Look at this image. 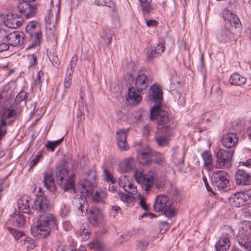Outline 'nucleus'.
Returning <instances> with one entry per match:
<instances>
[{
  "label": "nucleus",
  "instance_id": "1",
  "mask_svg": "<svg viewBox=\"0 0 251 251\" xmlns=\"http://www.w3.org/2000/svg\"><path fill=\"white\" fill-rule=\"evenodd\" d=\"M77 187L81 194L75 195L73 202L76 214L83 216L88 213L89 222L94 226L102 223L103 215L100 209L93 207L88 210V204L85 197L92 193L93 184L88 179H81Z\"/></svg>",
  "mask_w": 251,
  "mask_h": 251
},
{
  "label": "nucleus",
  "instance_id": "2",
  "mask_svg": "<svg viewBox=\"0 0 251 251\" xmlns=\"http://www.w3.org/2000/svg\"><path fill=\"white\" fill-rule=\"evenodd\" d=\"M223 15L226 23L224 27L217 30L216 35L220 42L226 43L234 39L235 33L233 31L232 25L235 29L239 32L242 30V25L238 17L231 11L225 9L223 12Z\"/></svg>",
  "mask_w": 251,
  "mask_h": 251
},
{
  "label": "nucleus",
  "instance_id": "3",
  "mask_svg": "<svg viewBox=\"0 0 251 251\" xmlns=\"http://www.w3.org/2000/svg\"><path fill=\"white\" fill-rule=\"evenodd\" d=\"M55 217L47 212L40 215L36 228H31L32 235L39 239H43L49 235L52 228L56 227Z\"/></svg>",
  "mask_w": 251,
  "mask_h": 251
},
{
  "label": "nucleus",
  "instance_id": "4",
  "mask_svg": "<svg viewBox=\"0 0 251 251\" xmlns=\"http://www.w3.org/2000/svg\"><path fill=\"white\" fill-rule=\"evenodd\" d=\"M150 118L151 120H156L158 129L165 134L175 126L174 120L169 117L167 111L163 110L159 105L152 107L150 111Z\"/></svg>",
  "mask_w": 251,
  "mask_h": 251
},
{
  "label": "nucleus",
  "instance_id": "5",
  "mask_svg": "<svg viewBox=\"0 0 251 251\" xmlns=\"http://www.w3.org/2000/svg\"><path fill=\"white\" fill-rule=\"evenodd\" d=\"M74 176V172L67 170L65 165L57 167L56 171L57 183L64 191L71 190L74 193L76 192Z\"/></svg>",
  "mask_w": 251,
  "mask_h": 251
},
{
  "label": "nucleus",
  "instance_id": "6",
  "mask_svg": "<svg viewBox=\"0 0 251 251\" xmlns=\"http://www.w3.org/2000/svg\"><path fill=\"white\" fill-rule=\"evenodd\" d=\"M172 201L167 196L158 195L154 201L153 207L156 212H160L166 217L171 218L176 214V211L173 205Z\"/></svg>",
  "mask_w": 251,
  "mask_h": 251
},
{
  "label": "nucleus",
  "instance_id": "7",
  "mask_svg": "<svg viewBox=\"0 0 251 251\" xmlns=\"http://www.w3.org/2000/svg\"><path fill=\"white\" fill-rule=\"evenodd\" d=\"M229 174L223 170L213 172L211 176L213 185L223 192H227L229 190Z\"/></svg>",
  "mask_w": 251,
  "mask_h": 251
},
{
  "label": "nucleus",
  "instance_id": "8",
  "mask_svg": "<svg viewBox=\"0 0 251 251\" xmlns=\"http://www.w3.org/2000/svg\"><path fill=\"white\" fill-rule=\"evenodd\" d=\"M18 116L17 111L10 107L3 106L0 110V141L7 133V127L10 123L6 122V120L15 118Z\"/></svg>",
  "mask_w": 251,
  "mask_h": 251
},
{
  "label": "nucleus",
  "instance_id": "9",
  "mask_svg": "<svg viewBox=\"0 0 251 251\" xmlns=\"http://www.w3.org/2000/svg\"><path fill=\"white\" fill-rule=\"evenodd\" d=\"M233 150L220 149L216 153L215 167L216 168H229L232 166Z\"/></svg>",
  "mask_w": 251,
  "mask_h": 251
},
{
  "label": "nucleus",
  "instance_id": "10",
  "mask_svg": "<svg viewBox=\"0 0 251 251\" xmlns=\"http://www.w3.org/2000/svg\"><path fill=\"white\" fill-rule=\"evenodd\" d=\"M51 206V203L46 196L39 194L31 204V209H33V211H37L40 215L49 212Z\"/></svg>",
  "mask_w": 251,
  "mask_h": 251
},
{
  "label": "nucleus",
  "instance_id": "11",
  "mask_svg": "<svg viewBox=\"0 0 251 251\" xmlns=\"http://www.w3.org/2000/svg\"><path fill=\"white\" fill-rule=\"evenodd\" d=\"M35 0H16L17 2V9L19 13L25 16L26 19L35 16L37 8L35 5L30 3Z\"/></svg>",
  "mask_w": 251,
  "mask_h": 251
},
{
  "label": "nucleus",
  "instance_id": "12",
  "mask_svg": "<svg viewBox=\"0 0 251 251\" xmlns=\"http://www.w3.org/2000/svg\"><path fill=\"white\" fill-rule=\"evenodd\" d=\"M133 176L136 181L141 185L143 190L148 191L153 185V177L150 175L144 174L141 170L136 169Z\"/></svg>",
  "mask_w": 251,
  "mask_h": 251
},
{
  "label": "nucleus",
  "instance_id": "13",
  "mask_svg": "<svg viewBox=\"0 0 251 251\" xmlns=\"http://www.w3.org/2000/svg\"><path fill=\"white\" fill-rule=\"evenodd\" d=\"M151 149L147 145L142 146L138 149L137 158L139 162L143 165H150L152 162Z\"/></svg>",
  "mask_w": 251,
  "mask_h": 251
},
{
  "label": "nucleus",
  "instance_id": "14",
  "mask_svg": "<svg viewBox=\"0 0 251 251\" xmlns=\"http://www.w3.org/2000/svg\"><path fill=\"white\" fill-rule=\"evenodd\" d=\"M228 232L224 234L216 242L215 248L216 251H227L231 245L229 237L233 234V230L228 227L227 229Z\"/></svg>",
  "mask_w": 251,
  "mask_h": 251
},
{
  "label": "nucleus",
  "instance_id": "15",
  "mask_svg": "<svg viewBox=\"0 0 251 251\" xmlns=\"http://www.w3.org/2000/svg\"><path fill=\"white\" fill-rule=\"evenodd\" d=\"M20 15L9 13L6 15L4 19V24L11 28H17L20 27L23 23V19L25 17L20 13Z\"/></svg>",
  "mask_w": 251,
  "mask_h": 251
},
{
  "label": "nucleus",
  "instance_id": "16",
  "mask_svg": "<svg viewBox=\"0 0 251 251\" xmlns=\"http://www.w3.org/2000/svg\"><path fill=\"white\" fill-rule=\"evenodd\" d=\"M235 182L237 185H251V175L244 170L238 169L235 174Z\"/></svg>",
  "mask_w": 251,
  "mask_h": 251
},
{
  "label": "nucleus",
  "instance_id": "17",
  "mask_svg": "<svg viewBox=\"0 0 251 251\" xmlns=\"http://www.w3.org/2000/svg\"><path fill=\"white\" fill-rule=\"evenodd\" d=\"M5 38L9 44L13 47H20L24 43V34L19 31H14L8 34L5 32Z\"/></svg>",
  "mask_w": 251,
  "mask_h": 251
},
{
  "label": "nucleus",
  "instance_id": "18",
  "mask_svg": "<svg viewBox=\"0 0 251 251\" xmlns=\"http://www.w3.org/2000/svg\"><path fill=\"white\" fill-rule=\"evenodd\" d=\"M148 99L155 102L154 105H159L161 106V102L163 99L162 91L161 89L155 84L152 85L149 91Z\"/></svg>",
  "mask_w": 251,
  "mask_h": 251
},
{
  "label": "nucleus",
  "instance_id": "19",
  "mask_svg": "<svg viewBox=\"0 0 251 251\" xmlns=\"http://www.w3.org/2000/svg\"><path fill=\"white\" fill-rule=\"evenodd\" d=\"M33 202L31 199L27 195L23 196L18 201V207L19 211L22 213H25L28 214L33 213V209H31V204Z\"/></svg>",
  "mask_w": 251,
  "mask_h": 251
},
{
  "label": "nucleus",
  "instance_id": "20",
  "mask_svg": "<svg viewBox=\"0 0 251 251\" xmlns=\"http://www.w3.org/2000/svg\"><path fill=\"white\" fill-rule=\"evenodd\" d=\"M165 49V46L163 44L159 43L155 47L149 48L146 54V59L148 61L151 62L154 58L158 57L161 55Z\"/></svg>",
  "mask_w": 251,
  "mask_h": 251
},
{
  "label": "nucleus",
  "instance_id": "21",
  "mask_svg": "<svg viewBox=\"0 0 251 251\" xmlns=\"http://www.w3.org/2000/svg\"><path fill=\"white\" fill-rule=\"evenodd\" d=\"M151 82V79L149 76L143 74L138 75L135 79L136 90L139 92L146 90Z\"/></svg>",
  "mask_w": 251,
  "mask_h": 251
},
{
  "label": "nucleus",
  "instance_id": "22",
  "mask_svg": "<svg viewBox=\"0 0 251 251\" xmlns=\"http://www.w3.org/2000/svg\"><path fill=\"white\" fill-rule=\"evenodd\" d=\"M129 129L121 130L117 131V144L121 151H126L129 149V146L126 142L127 132Z\"/></svg>",
  "mask_w": 251,
  "mask_h": 251
},
{
  "label": "nucleus",
  "instance_id": "23",
  "mask_svg": "<svg viewBox=\"0 0 251 251\" xmlns=\"http://www.w3.org/2000/svg\"><path fill=\"white\" fill-rule=\"evenodd\" d=\"M141 92L138 91L136 88H135L133 87L129 88L126 98L128 103L135 104L140 102L142 99Z\"/></svg>",
  "mask_w": 251,
  "mask_h": 251
},
{
  "label": "nucleus",
  "instance_id": "24",
  "mask_svg": "<svg viewBox=\"0 0 251 251\" xmlns=\"http://www.w3.org/2000/svg\"><path fill=\"white\" fill-rule=\"evenodd\" d=\"M238 141V137L236 133L230 132L223 135L222 139V144L227 148L234 147Z\"/></svg>",
  "mask_w": 251,
  "mask_h": 251
},
{
  "label": "nucleus",
  "instance_id": "25",
  "mask_svg": "<svg viewBox=\"0 0 251 251\" xmlns=\"http://www.w3.org/2000/svg\"><path fill=\"white\" fill-rule=\"evenodd\" d=\"M246 198L243 192L236 193L230 197L229 202L234 206L239 207L246 204Z\"/></svg>",
  "mask_w": 251,
  "mask_h": 251
},
{
  "label": "nucleus",
  "instance_id": "26",
  "mask_svg": "<svg viewBox=\"0 0 251 251\" xmlns=\"http://www.w3.org/2000/svg\"><path fill=\"white\" fill-rule=\"evenodd\" d=\"M251 235L238 233L237 240L242 249L245 251H251Z\"/></svg>",
  "mask_w": 251,
  "mask_h": 251
},
{
  "label": "nucleus",
  "instance_id": "27",
  "mask_svg": "<svg viewBox=\"0 0 251 251\" xmlns=\"http://www.w3.org/2000/svg\"><path fill=\"white\" fill-rule=\"evenodd\" d=\"M43 183L46 189L49 191L54 192L56 186L54 177L51 172H46L44 174Z\"/></svg>",
  "mask_w": 251,
  "mask_h": 251
},
{
  "label": "nucleus",
  "instance_id": "28",
  "mask_svg": "<svg viewBox=\"0 0 251 251\" xmlns=\"http://www.w3.org/2000/svg\"><path fill=\"white\" fill-rule=\"evenodd\" d=\"M113 32L109 28L104 29L100 35L101 40L99 44L101 46H108L112 42V37L113 35Z\"/></svg>",
  "mask_w": 251,
  "mask_h": 251
},
{
  "label": "nucleus",
  "instance_id": "29",
  "mask_svg": "<svg viewBox=\"0 0 251 251\" xmlns=\"http://www.w3.org/2000/svg\"><path fill=\"white\" fill-rule=\"evenodd\" d=\"M20 212V211H16L13 213L11 216L10 221L14 226L22 227L25 223V218L24 216L21 214Z\"/></svg>",
  "mask_w": 251,
  "mask_h": 251
},
{
  "label": "nucleus",
  "instance_id": "30",
  "mask_svg": "<svg viewBox=\"0 0 251 251\" xmlns=\"http://www.w3.org/2000/svg\"><path fill=\"white\" fill-rule=\"evenodd\" d=\"M134 167V159L131 157L128 158L120 164L118 171L121 173H126L131 171Z\"/></svg>",
  "mask_w": 251,
  "mask_h": 251
},
{
  "label": "nucleus",
  "instance_id": "31",
  "mask_svg": "<svg viewBox=\"0 0 251 251\" xmlns=\"http://www.w3.org/2000/svg\"><path fill=\"white\" fill-rule=\"evenodd\" d=\"M30 36L32 40V43L31 45L27 48V50L34 48H37V50H38L42 40L41 30H38L37 32L33 33L30 35Z\"/></svg>",
  "mask_w": 251,
  "mask_h": 251
},
{
  "label": "nucleus",
  "instance_id": "32",
  "mask_svg": "<svg viewBox=\"0 0 251 251\" xmlns=\"http://www.w3.org/2000/svg\"><path fill=\"white\" fill-rule=\"evenodd\" d=\"M229 80L232 85H241L245 83L247 78L238 73H234L230 76Z\"/></svg>",
  "mask_w": 251,
  "mask_h": 251
},
{
  "label": "nucleus",
  "instance_id": "33",
  "mask_svg": "<svg viewBox=\"0 0 251 251\" xmlns=\"http://www.w3.org/2000/svg\"><path fill=\"white\" fill-rule=\"evenodd\" d=\"M201 156L204 162V167L210 170L212 168V157L210 151H205Z\"/></svg>",
  "mask_w": 251,
  "mask_h": 251
},
{
  "label": "nucleus",
  "instance_id": "34",
  "mask_svg": "<svg viewBox=\"0 0 251 251\" xmlns=\"http://www.w3.org/2000/svg\"><path fill=\"white\" fill-rule=\"evenodd\" d=\"M140 7L144 15L149 14L153 11V7L151 5L152 0H138Z\"/></svg>",
  "mask_w": 251,
  "mask_h": 251
},
{
  "label": "nucleus",
  "instance_id": "35",
  "mask_svg": "<svg viewBox=\"0 0 251 251\" xmlns=\"http://www.w3.org/2000/svg\"><path fill=\"white\" fill-rule=\"evenodd\" d=\"M9 46L5 38V31L0 29V52L8 50Z\"/></svg>",
  "mask_w": 251,
  "mask_h": 251
},
{
  "label": "nucleus",
  "instance_id": "36",
  "mask_svg": "<svg viewBox=\"0 0 251 251\" xmlns=\"http://www.w3.org/2000/svg\"><path fill=\"white\" fill-rule=\"evenodd\" d=\"M88 247L91 249H95L98 251H108L107 246L102 242L98 241H94L88 244Z\"/></svg>",
  "mask_w": 251,
  "mask_h": 251
},
{
  "label": "nucleus",
  "instance_id": "37",
  "mask_svg": "<svg viewBox=\"0 0 251 251\" xmlns=\"http://www.w3.org/2000/svg\"><path fill=\"white\" fill-rule=\"evenodd\" d=\"M152 160L156 164L160 166H164L166 165V160L164 155L159 152H155L153 153L152 152Z\"/></svg>",
  "mask_w": 251,
  "mask_h": 251
},
{
  "label": "nucleus",
  "instance_id": "38",
  "mask_svg": "<svg viewBox=\"0 0 251 251\" xmlns=\"http://www.w3.org/2000/svg\"><path fill=\"white\" fill-rule=\"evenodd\" d=\"M238 233L251 235V222L245 221L241 223Z\"/></svg>",
  "mask_w": 251,
  "mask_h": 251
},
{
  "label": "nucleus",
  "instance_id": "39",
  "mask_svg": "<svg viewBox=\"0 0 251 251\" xmlns=\"http://www.w3.org/2000/svg\"><path fill=\"white\" fill-rule=\"evenodd\" d=\"M38 30H41L40 26H38L37 23L34 21L30 22L25 27L26 32L30 35L37 32Z\"/></svg>",
  "mask_w": 251,
  "mask_h": 251
},
{
  "label": "nucleus",
  "instance_id": "40",
  "mask_svg": "<svg viewBox=\"0 0 251 251\" xmlns=\"http://www.w3.org/2000/svg\"><path fill=\"white\" fill-rule=\"evenodd\" d=\"M22 245L27 250L33 249L35 247V241L29 237H26L21 240Z\"/></svg>",
  "mask_w": 251,
  "mask_h": 251
},
{
  "label": "nucleus",
  "instance_id": "41",
  "mask_svg": "<svg viewBox=\"0 0 251 251\" xmlns=\"http://www.w3.org/2000/svg\"><path fill=\"white\" fill-rule=\"evenodd\" d=\"M107 197V193L105 191L96 192L93 196V201L97 202H104Z\"/></svg>",
  "mask_w": 251,
  "mask_h": 251
},
{
  "label": "nucleus",
  "instance_id": "42",
  "mask_svg": "<svg viewBox=\"0 0 251 251\" xmlns=\"http://www.w3.org/2000/svg\"><path fill=\"white\" fill-rule=\"evenodd\" d=\"M103 177L105 181L108 183L116 184L117 180L113 176V174L106 169L103 170Z\"/></svg>",
  "mask_w": 251,
  "mask_h": 251
},
{
  "label": "nucleus",
  "instance_id": "43",
  "mask_svg": "<svg viewBox=\"0 0 251 251\" xmlns=\"http://www.w3.org/2000/svg\"><path fill=\"white\" fill-rule=\"evenodd\" d=\"M119 195L121 201L125 203L127 206H130L133 204V197L132 196L124 193H119Z\"/></svg>",
  "mask_w": 251,
  "mask_h": 251
},
{
  "label": "nucleus",
  "instance_id": "44",
  "mask_svg": "<svg viewBox=\"0 0 251 251\" xmlns=\"http://www.w3.org/2000/svg\"><path fill=\"white\" fill-rule=\"evenodd\" d=\"M27 58L28 61V68H34L37 65V56L36 54L33 53L27 55Z\"/></svg>",
  "mask_w": 251,
  "mask_h": 251
},
{
  "label": "nucleus",
  "instance_id": "45",
  "mask_svg": "<svg viewBox=\"0 0 251 251\" xmlns=\"http://www.w3.org/2000/svg\"><path fill=\"white\" fill-rule=\"evenodd\" d=\"M155 140L160 147L165 146L168 143V138L165 135H157L155 136Z\"/></svg>",
  "mask_w": 251,
  "mask_h": 251
},
{
  "label": "nucleus",
  "instance_id": "46",
  "mask_svg": "<svg viewBox=\"0 0 251 251\" xmlns=\"http://www.w3.org/2000/svg\"><path fill=\"white\" fill-rule=\"evenodd\" d=\"M77 59H78L77 56L75 54L72 58V59L70 62V64L69 65V66H68V69L67 71V74L70 73V74L72 75V74L74 72L73 69L75 68V67L76 65Z\"/></svg>",
  "mask_w": 251,
  "mask_h": 251
},
{
  "label": "nucleus",
  "instance_id": "47",
  "mask_svg": "<svg viewBox=\"0 0 251 251\" xmlns=\"http://www.w3.org/2000/svg\"><path fill=\"white\" fill-rule=\"evenodd\" d=\"M124 189L125 191L131 194H135L137 192L136 187H135L134 184L131 183L130 181L127 182Z\"/></svg>",
  "mask_w": 251,
  "mask_h": 251
},
{
  "label": "nucleus",
  "instance_id": "48",
  "mask_svg": "<svg viewBox=\"0 0 251 251\" xmlns=\"http://www.w3.org/2000/svg\"><path fill=\"white\" fill-rule=\"evenodd\" d=\"M173 94L174 95L175 100L177 101V103L179 105H183L185 103V98L183 96H181L179 92H178L176 90H174Z\"/></svg>",
  "mask_w": 251,
  "mask_h": 251
},
{
  "label": "nucleus",
  "instance_id": "49",
  "mask_svg": "<svg viewBox=\"0 0 251 251\" xmlns=\"http://www.w3.org/2000/svg\"><path fill=\"white\" fill-rule=\"evenodd\" d=\"M8 231L14 237V238L18 240L21 237L24 235V233L21 231H19L15 228H13L10 227H7Z\"/></svg>",
  "mask_w": 251,
  "mask_h": 251
},
{
  "label": "nucleus",
  "instance_id": "50",
  "mask_svg": "<svg viewBox=\"0 0 251 251\" xmlns=\"http://www.w3.org/2000/svg\"><path fill=\"white\" fill-rule=\"evenodd\" d=\"M94 3L98 6H106L109 7H112L114 5L111 0H95Z\"/></svg>",
  "mask_w": 251,
  "mask_h": 251
},
{
  "label": "nucleus",
  "instance_id": "51",
  "mask_svg": "<svg viewBox=\"0 0 251 251\" xmlns=\"http://www.w3.org/2000/svg\"><path fill=\"white\" fill-rule=\"evenodd\" d=\"M27 94L24 91L20 92L15 98L16 102H19L23 100H26L27 99Z\"/></svg>",
  "mask_w": 251,
  "mask_h": 251
},
{
  "label": "nucleus",
  "instance_id": "52",
  "mask_svg": "<svg viewBox=\"0 0 251 251\" xmlns=\"http://www.w3.org/2000/svg\"><path fill=\"white\" fill-rule=\"evenodd\" d=\"M72 75L70 74H70L67 73L65 78L64 82V88L65 89H68L70 87L71 85L72 84Z\"/></svg>",
  "mask_w": 251,
  "mask_h": 251
},
{
  "label": "nucleus",
  "instance_id": "53",
  "mask_svg": "<svg viewBox=\"0 0 251 251\" xmlns=\"http://www.w3.org/2000/svg\"><path fill=\"white\" fill-rule=\"evenodd\" d=\"M128 181L129 180L126 176H122L119 178L118 184L120 187L124 189Z\"/></svg>",
  "mask_w": 251,
  "mask_h": 251
},
{
  "label": "nucleus",
  "instance_id": "54",
  "mask_svg": "<svg viewBox=\"0 0 251 251\" xmlns=\"http://www.w3.org/2000/svg\"><path fill=\"white\" fill-rule=\"evenodd\" d=\"M152 129V127L149 125H147L143 127L142 130V134L144 137H148L150 134V132Z\"/></svg>",
  "mask_w": 251,
  "mask_h": 251
},
{
  "label": "nucleus",
  "instance_id": "55",
  "mask_svg": "<svg viewBox=\"0 0 251 251\" xmlns=\"http://www.w3.org/2000/svg\"><path fill=\"white\" fill-rule=\"evenodd\" d=\"M149 243L147 242L144 241H139L137 245V248L141 251H145L147 249Z\"/></svg>",
  "mask_w": 251,
  "mask_h": 251
},
{
  "label": "nucleus",
  "instance_id": "56",
  "mask_svg": "<svg viewBox=\"0 0 251 251\" xmlns=\"http://www.w3.org/2000/svg\"><path fill=\"white\" fill-rule=\"evenodd\" d=\"M47 38L48 41L56 40V37L53 31L50 30L47 32Z\"/></svg>",
  "mask_w": 251,
  "mask_h": 251
},
{
  "label": "nucleus",
  "instance_id": "57",
  "mask_svg": "<svg viewBox=\"0 0 251 251\" xmlns=\"http://www.w3.org/2000/svg\"><path fill=\"white\" fill-rule=\"evenodd\" d=\"M41 157H42V155H41V154L37 155H36L34 157V158L31 160V161H30V162L29 163V166L31 168L33 167L34 166H35V165H36L38 164V163L39 162V160Z\"/></svg>",
  "mask_w": 251,
  "mask_h": 251
},
{
  "label": "nucleus",
  "instance_id": "58",
  "mask_svg": "<svg viewBox=\"0 0 251 251\" xmlns=\"http://www.w3.org/2000/svg\"><path fill=\"white\" fill-rule=\"evenodd\" d=\"M159 23L154 20H146V25L149 27H155L157 26Z\"/></svg>",
  "mask_w": 251,
  "mask_h": 251
},
{
  "label": "nucleus",
  "instance_id": "59",
  "mask_svg": "<svg viewBox=\"0 0 251 251\" xmlns=\"http://www.w3.org/2000/svg\"><path fill=\"white\" fill-rule=\"evenodd\" d=\"M202 180H203V181L204 183V185L205 186V187H206L207 190L208 192L212 193V194H214L212 190V189L209 186L208 181H207V178L205 176H203Z\"/></svg>",
  "mask_w": 251,
  "mask_h": 251
},
{
  "label": "nucleus",
  "instance_id": "60",
  "mask_svg": "<svg viewBox=\"0 0 251 251\" xmlns=\"http://www.w3.org/2000/svg\"><path fill=\"white\" fill-rule=\"evenodd\" d=\"M140 205L145 210H148V206L146 203L145 200L143 197L140 198Z\"/></svg>",
  "mask_w": 251,
  "mask_h": 251
},
{
  "label": "nucleus",
  "instance_id": "61",
  "mask_svg": "<svg viewBox=\"0 0 251 251\" xmlns=\"http://www.w3.org/2000/svg\"><path fill=\"white\" fill-rule=\"evenodd\" d=\"M240 164L248 168H251V158L246 161H241Z\"/></svg>",
  "mask_w": 251,
  "mask_h": 251
},
{
  "label": "nucleus",
  "instance_id": "62",
  "mask_svg": "<svg viewBox=\"0 0 251 251\" xmlns=\"http://www.w3.org/2000/svg\"><path fill=\"white\" fill-rule=\"evenodd\" d=\"M43 73L41 70H40L37 75L36 79L35 81V83H41V76L43 75Z\"/></svg>",
  "mask_w": 251,
  "mask_h": 251
},
{
  "label": "nucleus",
  "instance_id": "63",
  "mask_svg": "<svg viewBox=\"0 0 251 251\" xmlns=\"http://www.w3.org/2000/svg\"><path fill=\"white\" fill-rule=\"evenodd\" d=\"M244 194L246 196L247 202L250 201L251 202V189H249L244 192H243Z\"/></svg>",
  "mask_w": 251,
  "mask_h": 251
},
{
  "label": "nucleus",
  "instance_id": "64",
  "mask_svg": "<svg viewBox=\"0 0 251 251\" xmlns=\"http://www.w3.org/2000/svg\"><path fill=\"white\" fill-rule=\"evenodd\" d=\"M46 147L48 149L50 150L51 151H54L56 148L52 142H49L48 144L46 145Z\"/></svg>",
  "mask_w": 251,
  "mask_h": 251
}]
</instances>
